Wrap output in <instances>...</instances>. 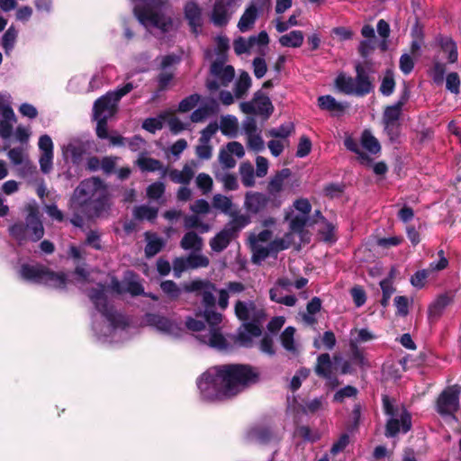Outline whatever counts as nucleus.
<instances>
[{
	"label": "nucleus",
	"instance_id": "obj_1",
	"mask_svg": "<svg viewBox=\"0 0 461 461\" xmlns=\"http://www.w3.org/2000/svg\"><path fill=\"white\" fill-rule=\"evenodd\" d=\"M260 381L258 367L249 364H223L211 367L197 379L203 399L214 401L236 397Z\"/></svg>",
	"mask_w": 461,
	"mask_h": 461
},
{
	"label": "nucleus",
	"instance_id": "obj_2",
	"mask_svg": "<svg viewBox=\"0 0 461 461\" xmlns=\"http://www.w3.org/2000/svg\"><path fill=\"white\" fill-rule=\"evenodd\" d=\"M107 186L99 176H92L79 183L73 192L71 203L87 217H99L109 208Z\"/></svg>",
	"mask_w": 461,
	"mask_h": 461
},
{
	"label": "nucleus",
	"instance_id": "obj_3",
	"mask_svg": "<svg viewBox=\"0 0 461 461\" xmlns=\"http://www.w3.org/2000/svg\"><path fill=\"white\" fill-rule=\"evenodd\" d=\"M355 77L339 73L335 78V86L338 90L348 95L359 97L366 96L374 92V78L370 77L366 67L361 63L355 65Z\"/></svg>",
	"mask_w": 461,
	"mask_h": 461
},
{
	"label": "nucleus",
	"instance_id": "obj_4",
	"mask_svg": "<svg viewBox=\"0 0 461 461\" xmlns=\"http://www.w3.org/2000/svg\"><path fill=\"white\" fill-rule=\"evenodd\" d=\"M26 212L27 216L24 222L19 221L8 228L9 235L19 244L23 243L27 240L37 242L44 236V227L38 206L28 204Z\"/></svg>",
	"mask_w": 461,
	"mask_h": 461
},
{
	"label": "nucleus",
	"instance_id": "obj_5",
	"mask_svg": "<svg viewBox=\"0 0 461 461\" xmlns=\"http://www.w3.org/2000/svg\"><path fill=\"white\" fill-rule=\"evenodd\" d=\"M19 276L25 281L58 289H64L68 281L65 273L55 272L41 264H23L19 270Z\"/></svg>",
	"mask_w": 461,
	"mask_h": 461
},
{
	"label": "nucleus",
	"instance_id": "obj_6",
	"mask_svg": "<svg viewBox=\"0 0 461 461\" xmlns=\"http://www.w3.org/2000/svg\"><path fill=\"white\" fill-rule=\"evenodd\" d=\"M87 296L95 310L110 322L113 328H125L128 326L125 317L117 312L113 305L109 304L104 284L99 283L97 287L90 288L87 292Z\"/></svg>",
	"mask_w": 461,
	"mask_h": 461
},
{
	"label": "nucleus",
	"instance_id": "obj_7",
	"mask_svg": "<svg viewBox=\"0 0 461 461\" xmlns=\"http://www.w3.org/2000/svg\"><path fill=\"white\" fill-rule=\"evenodd\" d=\"M251 223L249 216H239L230 219L213 238L210 240V247L214 252H221L228 248L232 240L238 238L241 230Z\"/></svg>",
	"mask_w": 461,
	"mask_h": 461
},
{
	"label": "nucleus",
	"instance_id": "obj_8",
	"mask_svg": "<svg viewBox=\"0 0 461 461\" xmlns=\"http://www.w3.org/2000/svg\"><path fill=\"white\" fill-rule=\"evenodd\" d=\"M282 202L276 196L271 197L268 194L260 192H247L244 198V208L246 214L265 217L270 212L280 207Z\"/></svg>",
	"mask_w": 461,
	"mask_h": 461
},
{
	"label": "nucleus",
	"instance_id": "obj_9",
	"mask_svg": "<svg viewBox=\"0 0 461 461\" xmlns=\"http://www.w3.org/2000/svg\"><path fill=\"white\" fill-rule=\"evenodd\" d=\"M460 385L453 384L447 386L436 399L434 408L437 413L442 418L456 420V413L460 408Z\"/></svg>",
	"mask_w": 461,
	"mask_h": 461
},
{
	"label": "nucleus",
	"instance_id": "obj_10",
	"mask_svg": "<svg viewBox=\"0 0 461 461\" xmlns=\"http://www.w3.org/2000/svg\"><path fill=\"white\" fill-rule=\"evenodd\" d=\"M184 291L193 293L196 297H201L204 308L215 307L216 305L214 292L217 291V288L215 284L208 279H194L184 285Z\"/></svg>",
	"mask_w": 461,
	"mask_h": 461
},
{
	"label": "nucleus",
	"instance_id": "obj_11",
	"mask_svg": "<svg viewBox=\"0 0 461 461\" xmlns=\"http://www.w3.org/2000/svg\"><path fill=\"white\" fill-rule=\"evenodd\" d=\"M153 9L154 8L147 6L136 5L134 7V14L142 24L150 23L164 32H168L172 26L171 18H167L162 14L154 11Z\"/></svg>",
	"mask_w": 461,
	"mask_h": 461
},
{
	"label": "nucleus",
	"instance_id": "obj_12",
	"mask_svg": "<svg viewBox=\"0 0 461 461\" xmlns=\"http://www.w3.org/2000/svg\"><path fill=\"white\" fill-rule=\"evenodd\" d=\"M237 0H215L210 16L211 22L217 27L226 26L235 12Z\"/></svg>",
	"mask_w": 461,
	"mask_h": 461
},
{
	"label": "nucleus",
	"instance_id": "obj_13",
	"mask_svg": "<svg viewBox=\"0 0 461 461\" xmlns=\"http://www.w3.org/2000/svg\"><path fill=\"white\" fill-rule=\"evenodd\" d=\"M411 429V416L406 410H404L400 416V420L392 417L387 420L384 435L386 438H394L401 429L403 433H407Z\"/></svg>",
	"mask_w": 461,
	"mask_h": 461
},
{
	"label": "nucleus",
	"instance_id": "obj_14",
	"mask_svg": "<svg viewBox=\"0 0 461 461\" xmlns=\"http://www.w3.org/2000/svg\"><path fill=\"white\" fill-rule=\"evenodd\" d=\"M0 136L6 140L12 136L13 122H16V117L13 108L5 104V101L0 95Z\"/></svg>",
	"mask_w": 461,
	"mask_h": 461
},
{
	"label": "nucleus",
	"instance_id": "obj_15",
	"mask_svg": "<svg viewBox=\"0 0 461 461\" xmlns=\"http://www.w3.org/2000/svg\"><path fill=\"white\" fill-rule=\"evenodd\" d=\"M117 102L113 99L112 95L106 93L101 97L97 98L93 106V118L113 116L117 112Z\"/></svg>",
	"mask_w": 461,
	"mask_h": 461
},
{
	"label": "nucleus",
	"instance_id": "obj_16",
	"mask_svg": "<svg viewBox=\"0 0 461 461\" xmlns=\"http://www.w3.org/2000/svg\"><path fill=\"white\" fill-rule=\"evenodd\" d=\"M184 14L191 32L197 35L203 26L202 8L195 1L190 0L185 5Z\"/></svg>",
	"mask_w": 461,
	"mask_h": 461
},
{
	"label": "nucleus",
	"instance_id": "obj_17",
	"mask_svg": "<svg viewBox=\"0 0 461 461\" xmlns=\"http://www.w3.org/2000/svg\"><path fill=\"white\" fill-rule=\"evenodd\" d=\"M224 59L212 61L210 73L220 80L221 86H227L233 80L235 70L231 65H224Z\"/></svg>",
	"mask_w": 461,
	"mask_h": 461
},
{
	"label": "nucleus",
	"instance_id": "obj_18",
	"mask_svg": "<svg viewBox=\"0 0 461 461\" xmlns=\"http://www.w3.org/2000/svg\"><path fill=\"white\" fill-rule=\"evenodd\" d=\"M232 201L230 198L222 195L215 194L212 198V206L215 209L221 210L224 214L229 215L231 219L239 216H249L248 214H241L238 209L232 210Z\"/></svg>",
	"mask_w": 461,
	"mask_h": 461
},
{
	"label": "nucleus",
	"instance_id": "obj_19",
	"mask_svg": "<svg viewBox=\"0 0 461 461\" xmlns=\"http://www.w3.org/2000/svg\"><path fill=\"white\" fill-rule=\"evenodd\" d=\"M253 102L256 105L258 114L268 119L274 111V106L270 98L261 90H258L253 96Z\"/></svg>",
	"mask_w": 461,
	"mask_h": 461
},
{
	"label": "nucleus",
	"instance_id": "obj_20",
	"mask_svg": "<svg viewBox=\"0 0 461 461\" xmlns=\"http://www.w3.org/2000/svg\"><path fill=\"white\" fill-rule=\"evenodd\" d=\"M333 371V364L329 353H322L318 356L314 366L316 375L322 379H330Z\"/></svg>",
	"mask_w": 461,
	"mask_h": 461
},
{
	"label": "nucleus",
	"instance_id": "obj_21",
	"mask_svg": "<svg viewBox=\"0 0 461 461\" xmlns=\"http://www.w3.org/2000/svg\"><path fill=\"white\" fill-rule=\"evenodd\" d=\"M453 302V298L447 294H440L437 299L429 305L428 314L429 319H438L447 306Z\"/></svg>",
	"mask_w": 461,
	"mask_h": 461
},
{
	"label": "nucleus",
	"instance_id": "obj_22",
	"mask_svg": "<svg viewBox=\"0 0 461 461\" xmlns=\"http://www.w3.org/2000/svg\"><path fill=\"white\" fill-rule=\"evenodd\" d=\"M145 238L147 240V244L145 246L144 252L147 258L156 256L165 247V241L163 239L157 237L154 233L147 231L145 232Z\"/></svg>",
	"mask_w": 461,
	"mask_h": 461
},
{
	"label": "nucleus",
	"instance_id": "obj_23",
	"mask_svg": "<svg viewBox=\"0 0 461 461\" xmlns=\"http://www.w3.org/2000/svg\"><path fill=\"white\" fill-rule=\"evenodd\" d=\"M290 176L291 170L289 168H283L278 171L267 185L268 195L271 197L276 196V194L282 191L285 180Z\"/></svg>",
	"mask_w": 461,
	"mask_h": 461
},
{
	"label": "nucleus",
	"instance_id": "obj_24",
	"mask_svg": "<svg viewBox=\"0 0 461 461\" xmlns=\"http://www.w3.org/2000/svg\"><path fill=\"white\" fill-rule=\"evenodd\" d=\"M145 318L149 325L156 327L158 330L171 333L174 330V323L165 316L157 313H147Z\"/></svg>",
	"mask_w": 461,
	"mask_h": 461
},
{
	"label": "nucleus",
	"instance_id": "obj_25",
	"mask_svg": "<svg viewBox=\"0 0 461 461\" xmlns=\"http://www.w3.org/2000/svg\"><path fill=\"white\" fill-rule=\"evenodd\" d=\"M244 330L240 331L238 339L242 345H248L251 342V337H259L262 334L260 326L253 321L243 324Z\"/></svg>",
	"mask_w": 461,
	"mask_h": 461
},
{
	"label": "nucleus",
	"instance_id": "obj_26",
	"mask_svg": "<svg viewBox=\"0 0 461 461\" xmlns=\"http://www.w3.org/2000/svg\"><path fill=\"white\" fill-rule=\"evenodd\" d=\"M318 105L321 110L339 113H343L348 106L347 104L338 102L335 97L330 95L319 96Z\"/></svg>",
	"mask_w": 461,
	"mask_h": 461
},
{
	"label": "nucleus",
	"instance_id": "obj_27",
	"mask_svg": "<svg viewBox=\"0 0 461 461\" xmlns=\"http://www.w3.org/2000/svg\"><path fill=\"white\" fill-rule=\"evenodd\" d=\"M249 437L260 444H268L276 438V435L270 427L260 426L253 428L249 431Z\"/></svg>",
	"mask_w": 461,
	"mask_h": 461
},
{
	"label": "nucleus",
	"instance_id": "obj_28",
	"mask_svg": "<svg viewBox=\"0 0 461 461\" xmlns=\"http://www.w3.org/2000/svg\"><path fill=\"white\" fill-rule=\"evenodd\" d=\"M258 17V8L254 5H250L241 15L238 27L240 32H247L256 22Z\"/></svg>",
	"mask_w": 461,
	"mask_h": 461
},
{
	"label": "nucleus",
	"instance_id": "obj_29",
	"mask_svg": "<svg viewBox=\"0 0 461 461\" xmlns=\"http://www.w3.org/2000/svg\"><path fill=\"white\" fill-rule=\"evenodd\" d=\"M137 164L142 171L155 172L162 170V176L167 174V168L164 167L162 162L153 158H140Z\"/></svg>",
	"mask_w": 461,
	"mask_h": 461
},
{
	"label": "nucleus",
	"instance_id": "obj_30",
	"mask_svg": "<svg viewBox=\"0 0 461 461\" xmlns=\"http://www.w3.org/2000/svg\"><path fill=\"white\" fill-rule=\"evenodd\" d=\"M167 174L171 181L183 185L189 184L194 177V171L188 165H185L181 171L177 169L167 170Z\"/></svg>",
	"mask_w": 461,
	"mask_h": 461
},
{
	"label": "nucleus",
	"instance_id": "obj_31",
	"mask_svg": "<svg viewBox=\"0 0 461 461\" xmlns=\"http://www.w3.org/2000/svg\"><path fill=\"white\" fill-rule=\"evenodd\" d=\"M439 46L443 52L447 55V61L450 64L456 63L458 59L457 47L456 42L449 37H441Z\"/></svg>",
	"mask_w": 461,
	"mask_h": 461
},
{
	"label": "nucleus",
	"instance_id": "obj_32",
	"mask_svg": "<svg viewBox=\"0 0 461 461\" xmlns=\"http://www.w3.org/2000/svg\"><path fill=\"white\" fill-rule=\"evenodd\" d=\"M303 32L302 31H292L279 38L283 47L299 48L303 43Z\"/></svg>",
	"mask_w": 461,
	"mask_h": 461
},
{
	"label": "nucleus",
	"instance_id": "obj_33",
	"mask_svg": "<svg viewBox=\"0 0 461 461\" xmlns=\"http://www.w3.org/2000/svg\"><path fill=\"white\" fill-rule=\"evenodd\" d=\"M202 244V238L194 231L186 232L180 241L181 248L185 250H199L201 249Z\"/></svg>",
	"mask_w": 461,
	"mask_h": 461
},
{
	"label": "nucleus",
	"instance_id": "obj_34",
	"mask_svg": "<svg viewBox=\"0 0 461 461\" xmlns=\"http://www.w3.org/2000/svg\"><path fill=\"white\" fill-rule=\"evenodd\" d=\"M251 86V78L248 72L243 71L240 73L238 80L235 83L234 94L237 98H242L249 87Z\"/></svg>",
	"mask_w": 461,
	"mask_h": 461
},
{
	"label": "nucleus",
	"instance_id": "obj_35",
	"mask_svg": "<svg viewBox=\"0 0 461 461\" xmlns=\"http://www.w3.org/2000/svg\"><path fill=\"white\" fill-rule=\"evenodd\" d=\"M362 146L368 150L371 154H377L381 150V145L377 139L372 133L365 130L361 136Z\"/></svg>",
	"mask_w": 461,
	"mask_h": 461
},
{
	"label": "nucleus",
	"instance_id": "obj_36",
	"mask_svg": "<svg viewBox=\"0 0 461 461\" xmlns=\"http://www.w3.org/2000/svg\"><path fill=\"white\" fill-rule=\"evenodd\" d=\"M221 131L225 136L235 137L238 131V120L231 115L223 116L221 120Z\"/></svg>",
	"mask_w": 461,
	"mask_h": 461
},
{
	"label": "nucleus",
	"instance_id": "obj_37",
	"mask_svg": "<svg viewBox=\"0 0 461 461\" xmlns=\"http://www.w3.org/2000/svg\"><path fill=\"white\" fill-rule=\"evenodd\" d=\"M256 309L254 302L250 301L249 303L242 301H237L235 303V314L240 321H247L249 319L250 312Z\"/></svg>",
	"mask_w": 461,
	"mask_h": 461
},
{
	"label": "nucleus",
	"instance_id": "obj_38",
	"mask_svg": "<svg viewBox=\"0 0 461 461\" xmlns=\"http://www.w3.org/2000/svg\"><path fill=\"white\" fill-rule=\"evenodd\" d=\"M395 85L393 73L388 69L382 79L379 91L383 95L390 96L394 92Z\"/></svg>",
	"mask_w": 461,
	"mask_h": 461
},
{
	"label": "nucleus",
	"instance_id": "obj_39",
	"mask_svg": "<svg viewBox=\"0 0 461 461\" xmlns=\"http://www.w3.org/2000/svg\"><path fill=\"white\" fill-rule=\"evenodd\" d=\"M402 109L395 104L387 105L384 109L382 122H400Z\"/></svg>",
	"mask_w": 461,
	"mask_h": 461
},
{
	"label": "nucleus",
	"instance_id": "obj_40",
	"mask_svg": "<svg viewBox=\"0 0 461 461\" xmlns=\"http://www.w3.org/2000/svg\"><path fill=\"white\" fill-rule=\"evenodd\" d=\"M162 292L171 300L176 301L181 295V289L173 280H165L160 283Z\"/></svg>",
	"mask_w": 461,
	"mask_h": 461
},
{
	"label": "nucleus",
	"instance_id": "obj_41",
	"mask_svg": "<svg viewBox=\"0 0 461 461\" xmlns=\"http://www.w3.org/2000/svg\"><path fill=\"white\" fill-rule=\"evenodd\" d=\"M133 214L137 220H148L149 221H153L158 216V210L147 205H140L135 207Z\"/></svg>",
	"mask_w": 461,
	"mask_h": 461
},
{
	"label": "nucleus",
	"instance_id": "obj_42",
	"mask_svg": "<svg viewBox=\"0 0 461 461\" xmlns=\"http://www.w3.org/2000/svg\"><path fill=\"white\" fill-rule=\"evenodd\" d=\"M384 132L391 143H397L401 135V122H382Z\"/></svg>",
	"mask_w": 461,
	"mask_h": 461
},
{
	"label": "nucleus",
	"instance_id": "obj_43",
	"mask_svg": "<svg viewBox=\"0 0 461 461\" xmlns=\"http://www.w3.org/2000/svg\"><path fill=\"white\" fill-rule=\"evenodd\" d=\"M240 173L241 176L242 184L250 187L255 185L254 180V168L253 166L249 162H243L240 166Z\"/></svg>",
	"mask_w": 461,
	"mask_h": 461
},
{
	"label": "nucleus",
	"instance_id": "obj_44",
	"mask_svg": "<svg viewBox=\"0 0 461 461\" xmlns=\"http://www.w3.org/2000/svg\"><path fill=\"white\" fill-rule=\"evenodd\" d=\"M295 329L292 326L286 327L281 333L280 339L282 346L288 351H295L294 336Z\"/></svg>",
	"mask_w": 461,
	"mask_h": 461
},
{
	"label": "nucleus",
	"instance_id": "obj_45",
	"mask_svg": "<svg viewBox=\"0 0 461 461\" xmlns=\"http://www.w3.org/2000/svg\"><path fill=\"white\" fill-rule=\"evenodd\" d=\"M215 307L204 308L203 316L205 319V321L209 324L210 329H219V324L222 321V314L217 312L214 310Z\"/></svg>",
	"mask_w": 461,
	"mask_h": 461
},
{
	"label": "nucleus",
	"instance_id": "obj_46",
	"mask_svg": "<svg viewBox=\"0 0 461 461\" xmlns=\"http://www.w3.org/2000/svg\"><path fill=\"white\" fill-rule=\"evenodd\" d=\"M17 38V31L14 26L11 25L4 33L2 37V47L5 51L8 53V51L12 50L14 47V43Z\"/></svg>",
	"mask_w": 461,
	"mask_h": 461
},
{
	"label": "nucleus",
	"instance_id": "obj_47",
	"mask_svg": "<svg viewBox=\"0 0 461 461\" xmlns=\"http://www.w3.org/2000/svg\"><path fill=\"white\" fill-rule=\"evenodd\" d=\"M255 45V36H250L248 41L243 37H239L233 42V49L237 55L248 52Z\"/></svg>",
	"mask_w": 461,
	"mask_h": 461
},
{
	"label": "nucleus",
	"instance_id": "obj_48",
	"mask_svg": "<svg viewBox=\"0 0 461 461\" xmlns=\"http://www.w3.org/2000/svg\"><path fill=\"white\" fill-rule=\"evenodd\" d=\"M324 402L323 397L314 398L304 405L300 404L299 409L303 414H314L323 408Z\"/></svg>",
	"mask_w": 461,
	"mask_h": 461
},
{
	"label": "nucleus",
	"instance_id": "obj_49",
	"mask_svg": "<svg viewBox=\"0 0 461 461\" xmlns=\"http://www.w3.org/2000/svg\"><path fill=\"white\" fill-rule=\"evenodd\" d=\"M380 286L383 292V296L380 301L381 305L386 308L389 305V301L395 289L393 283L389 278H385L380 282Z\"/></svg>",
	"mask_w": 461,
	"mask_h": 461
},
{
	"label": "nucleus",
	"instance_id": "obj_50",
	"mask_svg": "<svg viewBox=\"0 0 461 461\" xmlns=\"http://www.w3.org/2000/svg\"><path fill=\"white\" fill-rule=\"evenodd\" d=\"M209 334V345L211 347L220 349L225 348L227 347L226 339L221 333L220 329H210Z\"/></svg>",
	"mask_w": 461,
	"mask_h": 461
},
{
	"label": "nucleus",
	"instance_id": "obj_51",
	"mask_svg": "<svg viewBox=\"0 0 461 461\" xmlns=\"http://www.w3.org/2000/svg\"><path fill=\"white\" fill-rule=\"evenodd\" d=\"M277 292V287H273L269 290V298L272 302L286 306H294L296 303L297 299L294 295L276 296Z\"/></svg>",
	"mask_w": 461,
	"mask_h": 461
},
{
	"label": "nucleus",
	"instance_id": "obj_52",
	"mask_svg": "<svg viewBox=\"0 0 461 461\" xmlns=\"http://www.w3.org/2000/svg\"><path fill=\"white\" fill-rule=\"evenodd\" d=\"M377 40H362L359 42L357 51L361 58L367 59L375 50Z\"/></svg>",
	"mask_w": 461,
	"mask_h": 461
},
{
	"label": "nucleus",
	"instance_id": "obj_53",
	"mask_svg": "<svg viewBox=\"0 0 461 461\" xmlns=\"http://www.w3.org/2000/svg\"><path fill=\"white\" fill-rule=\"evenodd\" d=\"M294 131V125L292 122L282 124L277 129L268 131V135L274 138L285 139Z\"/></svg>",
	"mask_w": 461,
	"mask_h": 461
},
{
	"label": "nucleus",
	"instance_id": "obj_54",
	"mask_svg": "<svg viewBox=\"0 0 461 461\" xmlns=\"http://www.w3.org/2000/svg\"><path fill=\"white\" fill-rule=\"evenodd\" d=\"M200 101L198 94H193L184 98L178 104V111L180 113H187L196 106Z\"/></svg>",
	"mask_w": 461,
	"mask_h": 461
},
{
	"label": "nucleus",
	"instance_id": "obj_55",
	"mask_svg": "<svg viewBox=\"0 0 461 461\" xmlns=\"http://www.w3.org/2000/svg\"><path fill=\"white\" fill-rule=\"evenodd\" d=\"M357 394V389L355 386L346 385L334 393L333 402H342L345 398L355 397Z\"/></svg>",
	"mask_w": 461,
	"mask_h": 461
},
{
	"label": "nucleus",
	"instance_id": "obj_56",
	"mask_svg": "<svg viewBox=\"0 0 461 461\" xmlns=\"http://www.w3.org/2000/svg\"><path fill=\"white\" fill-rule=\"evenodd\" d=\"M446 88L452 94H458L460 78L456 72H450L446 77Z\"/></svg>",
	"mask_w": 461,
	"mask_h": 461
},
{
	"label": "nucleus",
	"instance_id": "obj_57",
	"mask_svg": "<svg viewBox=\"0 0 461 461\" xmlns=\"http://www.w3.org/2000/svg\"><path fill=\"white\" fill-rule=\"evenodd\" d=\"M212 178L205 173L198 174L196 177V185L203 194L209 193L212 188Z\"/></svg>",
	"mask_w": 461,
	"mask_h": 461
},
{
	"label": "nucleus",
	"instance_id": "obj_58",
	"mask_svg": "<svg viewBox=\"0 0 461 461\" xmlns=\"http://www.w3.org/2000/svg\"><path fill=\"white\" fill-rule=\"evenodd\" d=\"M311 150H312L311 140L305 135L302 136L300 138V140H299V143L297 146L296 157L304 158L310 154Z\"/></svg>",
	"mask_w": 461,
	"mask_h": 461
},
{
	"label": "nucleus",
	"instance_id": "obj_59",
	"mask_svg": "<svg viewBox=\"0 0 461 461\" xmlns=\"http://www.w3.org/2000/svg\"><path fill=\"white\" fill-rule=\"evenodd\" d=\"M446 73V65L439 61H436L432 68V79L436 85H440L444 81V76Z\"/></svg>",
	"mask_w": 461,
	"mask_h": 461
},
{
	"label": "nucleus",
	"instance_id": "obj_60",
	"mask_svg": "<svg viewBox=\"0 0 461 461\" xmlns=\"http://www.w3.org/2000/svg\"><path fill=\"white\" fill-rule=\"evenodd\" d=\"M429 270L422 269L415 272L411 277V284L416 288H422L425 285L426 279L428 278Z\"/></svg>",
	"mask_w": 461,
	"mask_h": 461
},
{
	"label": "nucleus",
	"instance_id": "obj_61",
	"mask_svg": "<svg viewBox=\"0 0 461 461\" xmlns=\"http://www.w3.org/2000/svg\"><path fill=\"white\" fill-rule=\"evenodd\" d=\"M216 51L219 58L217 59H224L226 60L227 51L230 48L229 39L226 36H218L216 38Z\"/></svg>",
	"mask_w": 461,
	"mask_h": 461
},
{
	"label": "nucleus",
	"instance_id": "obj_62",
	"mask_svg": "<svg viewBox=\"0 0 461 461\" xmlns=\"http://www.w3.org/2000/svg\"><path fill=\"white\" fill-rule=\"evenodd\" d=\"M350 294L357 307H361L362 305L365 304L366 301V294L365 290L361 286L356 285L353 288H351Z\"/></svg>",
	"mask_w": 461,
	"mask_h": 461
},
{
	"label": "nucleus",
	"instance_id": "obj_63",
	"mask_svg": "<svg viewBox=\"0 0 461 461\" xmlns=\"http://www.w3.org/2000/svg\"><path fill=\"white\" fill-rule=\"evenodd\" d=\"M190 268L188 257L187 258H176L173 260V270L175 276L180 277L181 274Z\"/></svg>",
	"mask_w": 461,
	"mask_h": 461
},
{
	"label": "nucleus",
	"instance_id": "obj_64",
	"mask_svg": "<svg viewBox=\"0 0 461 461\" xmlns=\"http://www.w3.org/2000/svg\"><path fill=\"white\" fill-rule=\"evenodd\" d=\"M165 193V185L161 182H155L147 188V195L150 199H158Z\"/></svg>",
	"mask_w": 461,
	"mask_h": 461
}]
</instances>
